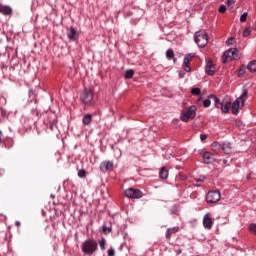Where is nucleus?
Listing matches in <instances>:
<instances>
[{
	"mask_svg": "<svg viewBox=\"0 0 256 256\" xmlns=\"http://www.w3.org/2000/svg\"><path fill=\"white\" fill-rule=\"evenodd\" d=\"M246 71H247V66L242 65L238 72L239 77H243V75H245Z\"/></svg>",
	"mask_w": 256,
	"mask_h": 256,
	"instance_id": "27",
	"label": "nucleus"
},
{
	"mask_svg": "<svg viewBox=\"0 0 256 256\" xmlns=\"http://www.w3.org/2000/svg\"><path fill=\"white\" fill-rule=\"evenodd\" d=\"M197 117V106L192 105L186 108L180 115V119L183 123H187L190 119Z\"/></svg>",
	"mask_w": 256,
	"mask_h": 256,
	"instance_id": "3",
	"label": "nucleus"
},
{
	"mask_svg": "<svg viewBox=\"0 0 256 256\" xmlns=\"http://www.w3.org/2000/svg\"><path fill=\"white\" fill-rule=\"evenodd\" d=\"M167 1H168V3H171L172 0H167Z\"/></svg>",
	"mask_w": 256,
	"mask_h": 256,
	"instance_id": "51",
	"label": "nucleus"
},
{
	"mask_svg": "<svg viewBox=\"0 0 256 256\" xmlns=\"http://www.w3.org/2000/svg\"><path fill=\"white\" fill-rule=\"evenodd\" d=\"M209 99H212V101H214L215 107H219V103H220L219 98H217L214 94H210Z\"/></svg>",
	"mask_w": 256,
	"mask_h": 256,
	"instance_id": "24",
	"label": "nucleus"
},
{
	"mask_svg": "<svg viewBox=\"0 0 256 256\" xmlns=\"http://www.w3.org/2000/svg\"><path fill=\"white\" fill-rule=\"evenodd\" d=\"M246 69L250 71V73H256V60L249 62Z\"/></svg>",
	"mask_w": 256,
	"mask_h": 256,
	"instance_id": "20",
	"label": "nucleus"
},
{
	"mask_svg": "<svg viewBox=\"0 0 256 256\" xmlns=\"http://www.w3.org/2000/svg\"><path fill=\"white\" fill-rule=\"evenodd\" d=\"M175 233H179V227L168 228L165 233L166 239H171V235H175Z\"/></svg>",
	"mask_w": 256,
	"mask_h": 256,
	"instance_id": "15",
	"label": "nucleus"
},
{
	"mask_svg": "<svg viewBox=\"0 0 256 256\" xmlns=\"http://www.w3.org/2000/svg\"><path fill=\"white\" fill-rule=\"evenodd\" d=\"M166 57L169 61H171V59H174L175 58V52L173 51V49L169 48L167 51H166Z\"/></svg>",
	"mask_w": 256,
	"mask_h": 256,
	"instance_id": "23",
	"label": "nucleus"
},
{
	"mask_svg": "<svg viewBox=\"0 0 256 256\" xmlns=\"http://www.w3.org/2000/svg\"><path fill=\"white\" fill-rule=\"evenodd\" d=\"M91 121H93V116L91 114H85L82 118L83 125H91Z\"/></svg>",
	"mask_w": 256,
	"mask_h": 256,
	"instance_id": "18",
	"label": "nucleus"
},
{
	"mask_svg": "<svg viewBox=\"0 0 256 256\" xmlns=\"http://www.w3.org/2000/svg\"><path fill=\"white\" fill-rule=\"evenodd\" d=\"M229 109H231V103L226 102L225 104H221L222 113H229Z\"/></svg>",
	"mask_w": 256,
	"mask_h": 256,
	"instance_id": "22",
	"label": "nucleus"
},
{
	"mask_svg": "<svg viewBox=\"0 0 256 256\" xmlns=\"http://www.w3.org/2000/svg\"><path fill=\"white\" fill-rule=\"evenodd\" d=\"M15 225H16V227H21V222L16 221V222H15Z\"/></svg>",
	"mask_w": 256,
	"mask_h": 256,
	"instance_id": "45",
	"label": "nucleus"
},
{
	"mask_svg": "<svg viewBox=\"0 0 256 256\" xmlns=\"http://www.w3.org/2000/svg\"><path fill=\"white\" fill-rule=\"evenodd\" d=\"M113 168V162L112 161H104L101 162L100 164V170L102 171V173H107V171H109V169Z\"/></svg>",
	"mask_w": 256,
	"mask_h": 256,
	"instance_id": "11",
	"label": "nucleus"
},
{
	"mask_svg": "<svg viewBox=\"0 0 256 256\" xmlns=\"http://www.w3.org/2000/svg\"><path fill=\"white\" fill-rule=\"evenodd\" d=\"M239 50L237 48H230L226 50L223 54V63H228V61H233V59H239Z\"/></svg>",
	"mask_w": 256,
	"mask_h": 256,
	"instance_id": "5",
	"label": "nucleus"
},
{
	"mask_svg": "<svg viewBox=\"0 0 256 256\" xmlns=\"http://www.w3.org/2000/svg\"><path fill=\"white\" fill-rule=\"evenodd\" d=\"M248 231H250L252 235H256V223H251L248 226Z\"/></svg>",
	"mask_w": 256,
	"mask_h": 256,
	"instance_id": "26",
	"label": "nucleus"
},
{
	"mask_svg": "<svg viewBox=\"0 0 256 256\" xmlns=\"http://www.w3.org/2000/svg\"><path fill=\"white\" fill-rule=\"evenodd\" d=\"M67 37L70 41H75V37H77V29L70 27Z\"/></svg>",
	"mask_w": 256,
	"mask_h": 256,
	"instance_id": "17",
	"label": "nucleus"
},
{
	"mask_svg": "<svg viewBox=\"0 0 256 256\" xmlns=\"http://www.w3.org/2000/svg\"><path fill=\"white\" fill-rule=\"evenodd\" d=\"M211 99L212 98H209V96H208V98L203 101V107H205V108L211 107Z\"/></svg>",
	"mask_w": 256,
	"mask_h": 256,
	"instance_id": "30",
	"label": "nucleus"
},
{
	"mask_svg": "<svg viewBox=\"0 0 256 256\" xmlns=\"http://www.w3.org/2000/svg\"><path fill=\"white\" fill-rule=\"evenodd\" d=\"M194 41L198 47H205L209 43V35L205 30H199L194 35Z\"/></svg>",
	"mask_w": 256,
	"mask_h": 256,
	"instance_id": "4",
	"label": "nucleus"
},
{
	"mask_svg": "<svg viewBox=\"0 0 256 256\" xmlns=\"http://www.w3.org/2000/svg\"><path fill=\"white\" fill-rule=\"evenodd\" d=\"M203 226L205 229H211L213 227V220H211V217L209 214H206L203 218Z\"/></svg>",
	"mask_w": 256,
	"mask_h": 256,
	"instance_id": "12",
	"label": "nucleus"
},
{
	"mask_svg": "<svg viewBox=\"0 0 256 256\" xmlns=\"http://www.w3.org/2000/svg\"><path fill=\"white\" fill-rule=\"evenodd\" d=\"M125 245H126V244H122V245H121V249H123V247H125Z\"/></svg>",
	"mask_w": 256,
	"mask_h": 256,
	"instance_id": "48",
	"label": "nucleus"
},
{
	"mask_svg": "<svg viewBox=\"0 0 256 256\" xmlns=\"http://www.w3.org/2000/svg\"><path fill=\"white\" fill-rule=\"evenodd\" d=\"M181 253H183V250H182V249H178V250L176 251V255H181Z\"/></svg>",
	"mask_w": 256,
	"mask_h": 256,
	"instance_id": "43",
	"label": "nucleus"
},
{
	"mask_svg": "<svg viewBox=\"0 0 256 256\" xmlns=\"http://www.w3.org/2000/svg\"><path fill=\"white\" fill-rule=\"evenodd\" d=\"M143 192L139 189L129 188V199H141Z\"/></svg>",
	"mask_w": 256,
	"mask_h": 256,
	"instance_id": "10",
	"label": "nucleus"
},
{
	"mask_svg": "<svg viewBox=\"0 0 256 256\" xmlns=\"http://www.w3.org/2000/svg\"><path fill=\"white\" fill-rule=\"evenodd\" d=\"M247 90H243L242 94L240 97H238L233 103H232V113L233 115H239V109L245 105V101H247Z\"/></svg>",
	"mask_w": 256,
	"mask_h": 256,
	"instance_id": "2",
	"label": "nucleus"
},
{
	"mask_svg": "<svg viewBox=\"0 0 256 256\" xmlns=\"http://www.w3.org/2000/svg\"><path fill=\"white\" fill-rule=\"evenodd\" d=\"M222 151L226 154V155H230V153L233 152V146L231 145V143L229 142H224L222 144Z\"/></svg>",
	"mask_w": 256,
	"mask_h": 256,
	"instance_id": "13",
	"label": "nucleus"
},
{
	"mask_svg": "<svg viewBox=\"0 0 256 256\" xmlns=\"http://www.w3.org/2000/svg\"><path fill=\"white\" fill-rule=\"evenodd\" d=\"M191 95L199 97V95H201V88H192Z\"/></svg>",
	"mask_w": 256,
	"mask_h": 256,
	"instance_id": "28",
	"label": "nucleus"
},
{
	"mask_svg": "<svg viewBox=\"0 0 256 256\" xmlns=\"http://www.w3.org/2000/svg\"><path fill=\"white\" fill-rule=\"evenodd\" d=\"M99 245H100V248L102 249V251H105V245H106L105 238H102V239L99 241Z\"/></svg>",
	"mask_w": 256,
	"mask_h": 256,
	"instance_id": "32",
	"label": "nucleus"
},
{
	"mask_svg": "<svg viewBox=\"0 0 256 256\" xmlns=\"http://www.w3.org/2000/svg\"><path fill=\"white\" fill-rule=\"evenodd\" d=\"M0 13H2V15H11L13 10L7 5L0 4Z\"/></svg>",
	"mask_w": 256,
	"mask_h": 256,
	"instance_id": "16",
	"label": "nucleus"
},
{
	"mask_svg": "<svg viewBox=\"0 0 256 256\" xmlns=\"http://www.w3.org/2000/svg\"><path fill=\"white\" fill-rule=\"evenodd\" d=\"M82 253L87 256L95 255L97 253L99 246L95 239H87L81 245Z\"/></svg>",
	"mask_w": 256,
	"mask_h": 256,
	"instance_id": "1",
	"label": "nucleus"
},
{
	"mask_svg": "<svg viewBox=\"0 0 256 256\" xmlns=\"http://www.w3.org/2000/svg\"><path fill=\"white\" fill-rule=\"evenodd\" d=\"M246 179H247V181H250V179H251V174H248V175L246 176Z\"/></svg>",
	"mask_w": 256,
	"mask_h": 256,
	"instance_id": "46",
	"label": "nucleus"
},
{
	"mask_svg": "<svg viewBox=\"0 0 256 256\" xmlns=\"http://www.w3.org/2000/svg\"><path fill=\"white\" fill-rule=\"evenodd\" d=\"M234 38H228L226 43L227 45H233Z\"/></svg>",
	"mask_w": 256,
	"mask_h": 256,
	"instance_id": "38",
	"label": "nucleus"
},
{
	"mask_svg": "<svg viewBox=\"0 0 256 256\" xmlns=\"http://www.w3.org/2000/svg\"><path fill=\"white\" fill-rule=\"evenodd\" d=\"M111 231H112L111 227L102 226V233H104V235L111 233Z\"/></svg>",
	"mask_w": 256,
	"mask_h": 256,
	"instance_id": "29",
	"label": "nucleus"
},
{
	"mask_svg": "<svg viewBox=\"0 0 256 256\" xmlns=\"http://www.w3.org/2000/svg\"><path fill=\"white\" fill-rule=\"evenodd\" d=\"M78 177H80V179H85L87 177V171H85V169L78 170Z\"/></svg>",
	"mask_w": 256,
	"mask_h": 256,
	"instance_id": "25",
	"label": "nucleus"
},
{
	"mask_svg": "<svg viewBox=\"0 0 256 256\" xmlns=\"http://www.w3.org/2000/svg\"><path fill=\"white\" fill-rule=\"evenodd\" d=\"M251 35V27L245 28L243 31V37H249Z\"/></svg>",
	"mask_w": 256,
	"mask_h": 256,
	"instance_id": "31",
	"label": "nucleus"
},
{
	"mask_svg": "<svg viewBox=\"0 0 256 256\" xmlns=\"http://www.w3.org/2000/svg\"><path fill=\"white\" fill-rule=\"evenodd\" d=\"M107 255L108 256H115V250L113 248L108 249Z\"/></svg>",
	"mask_w": 256,
	"mask_h": 256,
	"instance_id": "35",
	"label": "nucleus"
},
{
	"mask_svg": "<svg viewBox=\"0 0 256 256\" xmlns=\"http://www.w3.org/2000/svg\"><path fill=\"white\" fill-rule=\"evenodd\" d=\"M173 59V63H177V58H172Z\"/></svg>",
	"mask_w": 256,
	"mask_h": 256,
	"instance_id": "47",
	"label": "nucleus"
},
{
	"mask_svg": "<svg viewBox=\"0 0 256 256\" xmlns=\"http://www.w3.org/2000/svg\"><path fill=\"white\" fill-rule=\"evenodd\" d=\"M247 17H248L247 12H244V13L240 16V21H241V23H245V21H247Z\"/></svg>",
	"mask_w": 256,
	"mask_h": 256,
	"instance_id": "33",
	"label": "nucleus"
},
{
	"mask_svg": "<svg viewBox=\"0 0 256 256\" xmlns=\"http://www.w3.org/2000/svg\"><path fill=\"white\" fill-rule=\"evenodd\" d=\"M205 72L207 75L213 76L215 75V65H213V62L209 61L206 65Z\"/></svg>",
	"mask_w": 256,
	"mask_h": 256,
	"instance_id": "14",
	"label": "nucleus"
},
{
	"mask_svg": "<svg viewBox=\"0 0 256 256\" xmlns=\"http://www.w3.org/2000/svg\"><path fill=\"white\" fill-rule=\"evenodd\" d=\"M125 79H129V70L125 71V75H124Z\"/></svg>",
	"mask_w": 256,
	"mask_h": 256,
	"instance_id": "42",
	"label": "nucleus"
},
{
	"mask_svg": "<svg viewBox=\"0 0 256 256\" xmlns=\"http://www.w3.org/2000/svg\"><path fill=\"white\" fill-rule=\"evenodd\" d=\"M195 57V54H188L184 57L183 60V69L186 73H191V66H189V63H191V59Z\"/></svg>",
	"mask_w": 256,
	"mask_h": 256,
	"instance_id": "8",
	"label": "nucleus"
},
{
	"mask_svg": "<svg viewBox=\"0 0 256 256\" xmlns=\"http://www.w3.org/2000/svg\"><path fill=\"white\" fill-rule=\"evenodd\" d=\"M219 13H225V11H227V7H225V5H221L218 9Z\"/></svg>",
	"mask_w": 256,
	"mask_h": 256,
	"instance_id": "36",
	"label": "nucleus"
},
{
	"mask_svg": "<svg viewBox=\"0 0 256 256\" xmlns=\"http://www.w3.org/2000/svg\"><path fill=\"white\" fill-rule=\"evenodd\" d=\"M2 139H3V132L0 130V144H1Z\"/></svg>",
	"mask_w": 256,
	"mask_h": 256,
	"instance_id": "44",
	"label": "nucleus"
},
{
	"mask_svg": "<svg viewBox=\"0 0 256 256\" xmlns=\"http://www.w3.org/2000/svg\"><path fill=\"white\" fill-rule=\"evenodd\" d=\"M203 161L206 165H211V163H215V156L211 152H203L202 153Z\"/></svg>",
	"mask_w": 256,
	"mask_h": 256,
	"instance_id": "9",
	"label": "nucleus"
},
{
	"mask_svg": "<svg viewBox=\"0 0 256 256\" xmlns=\"http://www.w3.org/2000/svg\"><path fill=\"white\" fill-rule=\"evenodd\" d=\"M80 101L87 105L93 101V92L90 89L85 88L80 95Z\"/></svg>",
	"mask_w": 256,
	"mask_h": 256,
	"instance_id": "7",
	"label": "nucleus"
},
{
	"mask_svg": "<svg viewBox=\"0 0 256 256\" xmlns=\"http://www.w3.org/2000/svg\"><path fill=\"white\" fill-rule=\"evenodd\" d=\"M200 139H201V141H205V139H207V135L201 134Z\"/></svg>",
	"mask_w": 256,
	"mask_h": 256,
	"instance_id": "41",
	"label": "nucleus"
},
{
	"mask_svg": "<svg viewBox=\"0 0 256 256\" xmlns=\"http://www.w3.org/2000/svg\"><path fill=\"white\" fill-rule=\"evenodd\" d=\"M50 129L53 130V126H50Z\"/></svg>",
	"mask_w": 256,
	"mask_h": 256,
	"instance_id": "50",
	"label": "nucleus"
},
{
	"mask_svg": "<svg viewBox=\"0 0 256 256\" xmlns=\"http://www.w3.org/2000/svg\"><path fill=\"white\" fill-rule=\"evenodd\" d=\"M227 6L230 9H233V7L235 6V0H227Z\"/></svg>",
	"mask_w": 256,
	"mask_h": 256,
	"instance_id": "34",
	"label": "nucleus"
},
{
	"mask_svg": "<svg viewBox=\"0 0 256 256\" xmlns=\"http://www.w3.org/2000/svg\"><path fill=\"white\" fill-rule=\"evenodd\" d=\"M222 145L219 142H213L211 144V149L212 151H214L215 153H219V151H222Z\"/></svg>",
	"mask_w": 256,
	"mask_h": 256,
	"instance_id": "21",
	"label": "nucleus"
},
{
	"mask_svg": "<svg viewBox=\"0 0 256 256\" xmlns=\"http://www.w3.org/2000/svg\"><path fill=\"white\" fill-rule=\"evenodd\" d=\"M133 75H135V71L133 70H129V79H131L133 77Z\"/></svg>",
	"mask_w": 256,
	"mask_h": 256,
	"instance_id": "39",
	"label": "nucleus"
},
{
	"mask_svg": "<svg viewBox=\"0 0 256 256\" xmlns=\"http://www.w3.org/2000/svg\"><path fill=\"white\" fill-rule=\"evenodd\" d=\"M124 195L129 199V189L124 190Z\"/></svg>",
	"mask_w": 256,
	"mask_h": 256,
	"instance_id": "40",
	"label": "nucleus"
},
{
	"mask_svg": "<svg viewBox=\"0 0 256 256\" xmlns=\"http://www.w3.org/2000/svg\"><path fill=\"white\" fill-rule=\"evenodd\" d=\"M122 189H125V184H122Z\"/></svg>",
	"mask_w": 256,
	"mask_h": 256,
	"instance_id": "49",
	"label": "nucleus"
},
{
	"mask_svg": "<svg viewBox=\"0 0 256 256\" xmlns=\"http://www.w3.org/2000/svg\"><path fill=\"white\" fill-rule=\"evenodd\" d=\"M221 200V192L219 190H211L206 194V202L211 205Z\"/></svg>",
	"mask_w": 256,
	"mask_h": 256,
	"instance_id": "6",
	"label": "nucleus"
},
{
	"mask_svg": "<svg viewBox=\"0 0 256 256\" xmlns=\"http://www.w3.org/2000/svg\"><path fill=\"white\" fill-rule=\"evenodd\" d=\"M160 179H167L169 177V170L166 167H162L159 172Z\"/></svg>",
	"mask_w": 256,
	"mask_h": 256,
	"instance_id": "19",
	"label": "nucleus"
},
{
	"mask_svg": "<svg viewBox=\"0 0 256 256\" xmlns=\"http://www.w3.org/2000/svg\"><path fill=\"white\" fill-rule=\"evenodd\" d=\"M204 181H205V176H200V178L196 180L197 183H203Z\"/></svg>",
	"mask_w": 256,
	"mask_h": 256,
	"instance_id": "37",
	"label": "nucleus"
}]
</instances>
